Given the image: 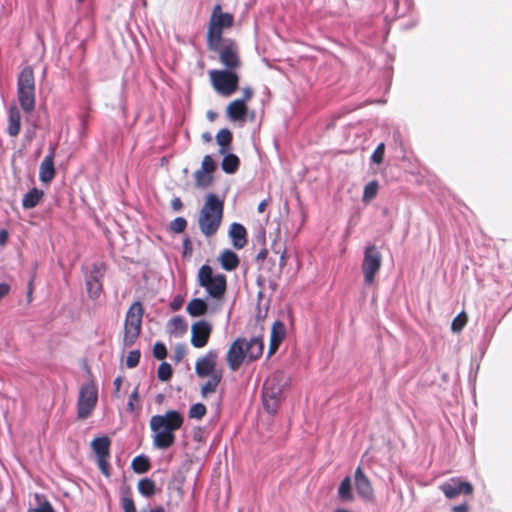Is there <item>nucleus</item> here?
Instances as JSON below:
<instances>
[{
    "label": "nucleus",
    "mask_w": 512,
    "mask_h": 512,
    "mask_svg": "<svg viewBox=\"0 0 512 512\" xmlns=\"http://www.w3.org/2000/svg\"><path fill=\"white\" fill-rule=\"evenodd\" d=\"M184 423L183 415L176 410H168L163 415H154L150 419V429L154 433L153 445L158 449L171 447L176 440L174 432Z\"/></svg>",
    "instance_id": "1"
},
{
    "label": "nucleus",
    "mask_w": 512,
    "mask_h": 512,
    "mask_svg": "<svg viewBox=\"0 0 512 512\" xmlns=\"http://www.w3.org/2000/svg\"><path fill=\"white\" fill-rule=\"evenodd\" d=\"M264 344L261 338L253 337L250 340L246 338H237L230 345L226 362L229 369L233 372L237 371L245 359L252 362L258 360L263 354Z\"/></svg>",
    "instance_id": "2"
},
{
    "label": "nucleus",
    "mask_w": 512,
    "mask_h": 512,
    "mask_svg": "<svg viewBox=\"0 0 512 512\" xmlns=\"http://www.w3.org/2000/svg\"><path fill=\"white\" fill-rule=\"evenodd\" d=\"M224 210V197L209 194L200 210L198 224L200 231L206 236L215 235L220 227Z\"/></svg>",
    "instance_id": "3"
},
{
    "label": "nucleus",
    "mask_w": 512,
    "mask_h": 512,
    "mask_svg": "<svg viewBox=\"0 0 512 512\" xmlns=\"http://www.w3.org/2000/svg\"><path fill=\"white\" fill-rule=\"evenodd\" d=\"M289 379L282 371L272 373L265 381L262 391L264 408L269 413H275L287 389Z\"/></svg>",
    "instance_id": "4"
},
{
    "label": "nucleus",
    "mask_w": 512,
    "mask_h": 512,
    "mask_svg": "<svg viewBox=\"0 0 512 512\" xmlns=\"http://www.w3.org/2000/svg\"><path fill=\"white\" fill-rule=\"evenodd\" d=\"M198 285L204 288L209 297L220 300L227 291V278L224 274H214L210 265H202L197 274Z\"/></svg>",
    "instance_id": "5"
},
{
    "label": "nucleus",
    "mask_w": 512,
    "mask_h": 512,
    "mask_svg": "<svg viewBox=\"0 0 512 512\" xmlns=\"http://www.w3.org/2000/svg\"><path fill=\"white\" fill-rule=\"evenodd\" d=\"M143 306L141 302H134L128 309L124 323V347H131L138 339L142 328Z\"/></svg>",
    "instance_id": "6"
},
{
    "label": "nucleus",
    "mask_w": 512,
    "mask_h": 512,
    "mask_svg": "<svg viewBox=\"0 0 512 512\" xmlns=\"http://www.w3.org/2000/svg\"><path fill=\"white\" fill-rule=\"evenodd\" d=\"M98 400V391L93 382H87L80 388L77 400V416L79 419L88 418Z\"/></svg>",
    "instance_id": "7"
},
{
    "label": "nucleus",
    "mask_w": 512,
    "mask_h": 512,
    "mask_svg": "<svg viewBox=\"0 0 512 512\" xmlns=\"http://www.w3.org/2000/svg\"><path fill=\"white\" fill-rule=\"evenodd\" d=\"M382 266V255L375 245H368L364 251V258L362 261V273L364 282L367 285H373L375 276Z\"/></svg>",
    "instance_id": "8"
},
{
    "label": "nucleus",
    "mask_w": 512,
    "mask_h": 512,
    "mask_svg": "<svg viewBox=\"0 0 512 512\" xmlns=\"http://www.w3.org/2000/svg\"><path fill=\"white\" fill-rule=\"evenodd\" d=\"M210 78L215 90L224 96L232 95L238 88L239 77L234 71L212 70Z\"/></svg>",
    "instance_id": "9"
},
{
    "label": "nucleus",
    "mask_w": 512,
    "mask_h": 512,
    "mask_svg": "<svg viewBox=\"0 0 512 512\" xmlns=\"http://www.w3.org/2000/svg\"><path fill=\"white\" fill-rule=\"evenodd\" d=\"M106 272V265L103 262L93 263L91 270L86 277L87 293L91 299H97L103 291V278Z\"/></svg>",
    "instance_id": "10"
},
{
    "label": "nucleus",
    "mask_w": 512,
    "mask_h": 512,
    "mask_svg": "<svg viewBox=\"0 0 512 512\" xmlns=\"http://www.w3.org/2000/svg\"><path fill=\"white\" fill-rule=\"evenodd\" d=\"M214 52L219 54V60L226 67L225 70L234 71L240 66L238 45L234 40H224L222 48H220V51Z\"/></svg>",
    "instance_id": "11"
},
{
    "label": "nucleus",
    "mask_w": 512,
    "mask_h": 512,
    "mask_svg": "<svg viewBox=\"0 0 512 512\" xmlns=\"http://www.w3.org/2000/svg\"><path fill=\"white\" fill-rule=\"evenodd\" d=\"M440 490L448 499H454L459 495H471L474 491L473 485L460 478H451L449 481L440 485Z\"/></svg>",
    "instance_id": "12"
},
{
    "label": "nucleus",
    "mask_w": 512,
    "mask_h": 512,
    "mask_svg": "<svg viewBox=\"0 0 512 512\" xmlns=\"http://www.w3.org/2000/svg\"><path fill=\"white\" fill-rule=\"evenodd\" d=\"M217 166L216 160L211 155L204 156L201 168L194 173L197 187L205 189L212 183V174L216 171Z\"/></svg>",
    "instance_id": "13"
},
{
    "label": "nucleus",
    "mask_w": 512,
    "mask_h": 512,
    "mask_svg": "<svg viewBox=\"0 0 512 512\" xmlns=\"http://www.w3.org/2000/svg\"><path fill=\"white\" fill-rule=\"evenodd\" d=\"M212 330V325L205 320L193 323L191 326L190 339L192 346L198 349L205 347L210 339Z\"/></svg>",
    "instance_id": "14"
},
{
    "label": "nucleus",
    "mask_w": 512,
    "mask_h": 512,
    "mask_svg": "<svg viewBox=\"0 0 512 512\" xmlns=\"http://www.w3.org/2000/svg\"><path fill=\"white\" fill-rule=\"evenodd\" d=\"M218 353L215 350H209L205 356L199 358L195 364V372L198 377L204 378L212 376L218 371L216 370V362Z\"/></svg>",
    "instance_id": "15"
},
{
    "label": "nucleus",
    "mask_w": 512,
    "mask_h": 512,
    "mask_svg": "<svg viewBox=\"0 0 512 512\" xmlns=\"http://www.w3.org/2000/svg\"><path fill=\"white\" fill-rule=\"evenodd\" d=\"M234 17L230 13L222 12L221 5L217 4L211 13L209 26L224 31L233 25Z\"/></svg>",
    "instance_id": "16"
},
{
    "label": "nucleus",
    "mask_w": 512,
    "mask_h": 512,
    "mask_svg": "<svg viewBox=\"0 0 512 512\" xmlns=\"http://www.w3.org/2000/svg\"><path fill=\"white\" fill-rule=\"evenodd\" d=\"M355 486L361 498L365 500H371L373 498L374 490L372 484L361 467H358L355 471Z\"/></svg>",
    "instance_id": "17"
},
{
    "label": "nucleus",
    "mask_w": 512,
    "mask_h": 512,
    "mask_svg": "<svg viewBox=\"0 0 512 512\" xmlns=\"http://www.w3.org/2000/svg\"><path fill=\"white\" fill-rule=\"evenodd\" d=\"M285 333V325L281 321H276L273 323L271 329L269 355L274 354L275 351L278 349L279 345L281 344L285 337Z\"/></svg>",
    "instance_id": "18"
},
{
    "label": "nucleus",
    "mask_w": 512,
    "mask_h": 512,
    "mask_svg": "<svg viewBox=\"0 0 512 512\" xmlns=\"http://www.w3.org/2000/svg\"><path fill=\"white\" fill-rule=\"evenodd\" d=\"M229 235L236 249H242L247 244V232L243 225L233 223L230 227Z\"/></svg>",
    "instance_id": "19"
},
{
    "label": "nucleus",
    "mask_w": 512,
    "mask_h": 512,
    "mask_svg": "<svg viewBox=\"0 0 512 512\" xmlns=\"http://www.w3.org/2000/svg\"><path fill=\"white\" fill-rule=\"evenodd\" d=\"M18 101L25 113H30L35 108V89H17Z\"/></svg>",
    "instance_id": "20"
},
{
    "label": "nucleus",
    "mask_w": 512,
    "mask_h": 512,
    "mask_svg": "<svg viewBox=\"0 0 512 512\" xmlns=\"http://www.w3.org/2000/svg\"><path fill=\"white\" fill-rule=\"evenodd\" d=\"M247 114V105L244 100H234L227 107V115L232 121H244Z\"/></svg>",
    "instance_id": "21"
},
{
    "label": "nucleus",
    "mask_w": 512,
    "mask_h": 512,
    "mask_svg": "<svg viewBox=\"0 0 512 512\" xmlns=\"http://www.w3.org/2000/svg\"><path fill=\"white\" fill-rule=\"evenodd\" d=\"M21 127V114L16 106H12L8 111V128L7 132L10 136L14 137L19 134Z\"/></svg>",
    "instance_id": "22"
},
{
    "label": "nucleus",
    "mask_w": 512,
    "mask_h": 512,
    "mask_svg": "<svg viewBox=\"0 0 512 512\" xmlns=\"http://www.w3.org/2000/svg\"><path fill=\"white\" fill-rule=\"evenodd\" d=\"M223 31L208 26L207 47L210 51H220L223 41L227 38L222 37Z\"/></svg>",
    "instance_id": "23"
},
{
    "label": "nucleus",
    "mask_w": 512,
    "mask_h": 512,
    "mask_svg": "<svg viewBox=\"0 0 512 512\" xmlns=\"http://www.w3.org/2000/svg\"><path fill=\"white\" fill-rule=\"evenodd\" d=\"M17 89H35L33 69L30 66L24 67L18 76Z\"/></svg>",
    "instance_id": "24"
},
{
    "label": "nucleus",
    "mask_w": 512,
    "mask_h": 512,
    "mask_svg": "<svg viewBox=\"0 0 512 512\" xmlns=\"http://www.w3.org/2000/svg\"><path fill=\"white\" fill-rule=\"evenodd\" d=\"M111 441L107 436L97 437L91 442V447L97 457H110Z\"/></svg>",
    "instance_id": "25"
},
{
    "label": "nucleus",
    "mask_w": 512,
    "mask_h": 512,
    "mask_svg": "<svg viewBox=\"0 0 512 512\" xmlns=\"http://www.w3.org/2000/svg\"><path fill=\"white\" fill-rule=\"evenodd\" d=\"M221 267L226 271H233L239 266V257L232 250H225L219 257Z\"/></svg>",
    "instance_id": "26"
},
{
    "label": "nucleus",
    "mask_w": 512,
    "mask_h": 512,
    "mask_svg": "<svg viewBox=\"0 0 512 512\" xmlns=\"http://www.w3.org/2000/svg\"><path fill=\"white\" fill-rule=\"evenodd\" d=\"M186 311L191 317H200L207 313L208 305L201 298H193L188 302Z\"/></svg>",
    "instance_id": "27"
},
{
    "label": "nucleus",
    "mask_w": 512,
    "mask_h": 512,
    "mask_svg": "<svg viewBox=\"0 0 512 512\" xmlns=\"http://www.w3.org/2000/svg\"><path fill=\"white\" fill-rule=\"evenodd\" d=\"M40 179L43 182H49L55 175L53 155H47L40 165Z\"/></svg>",
    "instance_id": "28"
},
{
    "label": "nucleus",
    "mask_w": 512,
    "mask_h": 512,
    "mask_svg": "<svg viewBox=\"0 0 512 512\" xmlns=\"http://www.w3.org/2000/svg\"><path fill=\"white\" fill-rule=\"evenodd\" d=\"M223 159L221 162V168L222 170L227 174H234L240 165V159L239 157L234 153H225L222 154Z\"/></svg>",
    "instance_id": "29"
},
{
    "label": "nucleus",
    "mask_w": 512,
    "mask_h": 512,
    "mask_svg": "<svg viewBox=\"0 0 512 512\" xmlns=\"http://www.w3.org/2000/svg\"><path fill=\"white\" fill-rule=\"evenodd\" d=\"M233 140V134L228 128L221 129L216 135V142L219 145V153L225 154Z\"/></svg>",
    "instance_id": "30"
},
{
    "label": "nucleus",
    "mask_w": 512,
    "mask_h": 512,
    "mask_svg": "<svg viewBox=\"0 0 512 512\" xmlns=\"http://www.w3.org/2000/svg\"><path fill=\"white\" fill-rule=\"evenodd\" d=\"M338 496L344 502H350L353 500L352 483L349 476H346L340 483Z\"/></svg>",
    "instance_id": "31"
},
{
    "label": "nucleus",
    "mask_w": 512,
    "mask_h": 512,
    "mask_svg": "<svg viewBox=\"0 0 512 512\" xmlns=\"http://www.w3.org/2000/svg\"><path fill=\"white\" fill-rule=\"evenodd\" d=\"M222 380V372H217L210 376V379L202 385L201 395L206 397L210 393H214Z\"/></svg>",
    "instance_id": "32"
},
{
    "label": "nucleus",
    "mask_w": 512,
    "mask_h": 512,
    "mask_svg": "<svg viewBox=\"0 0 512 512\" xmlns=\"http://www.w3.org/2000/svg\"><path fill=\"white\" fill-rule=\"evenodd\" d=\"M139 493L144 497H151L156 492L155 482L150 478H143L137 484Z\"/></svg>",
    "instance_id": "33"
},
{
    "label": "nucleus",
    "mask_w": 512,
    "mask_h": 512,
    "mask_svg": "<svg viewBox=\"0 0 512 512\" xmlns=\"http://www.w3.org/2000/svg\"><path fill=\"white\" fill-rule=\"evenodd\" d=\"M131 467L135 473L143 474L150 469L151 463L148 457L140 455L132 460Z\"/></svg>",
    "instance_id": "34"
},
{
    "label": "nucleus",
    "mask_w": 512,
    "mask_h": 512,
    "mask_svg": "<svg viewBox=\"0 0 512 512\" xmlns=\"http://www.w3.org/2000/svg\"><path fill=\"white\" fill-rule=\"evenodd\" d=\"M34 498L38 505L35 508L29 509V512H55L52 505L44 495L36 493Z\"/></svg>",
    "instance_id": "35"
},
{
    "label": "nucleus",
    "mask_w": 512,
    "mask_h": 512,
    "mask_svg": "<svg viewBox=\"0 0 512 512\" xmlns=\"http://www.w3.org/2000/svg\"><path fill=\"white\" fill-rule=\"evenodd\" d=\"M173 370L169 363L162 362L157 371V376L160 381L166 382L169 381L172 377Z\"/></svg>",
    "instance_id": "36"
},
{
    "label": "nucleus",
    "mask_w": 512,
    "mask_h": 512,
    "mask_svg": "<svg viewBox=\"0 0 512 512\" xmlns=\"http://www.w3.org/2000/svg\"><path fill=\"white\" fill-rule=\"evenodd\" d=\"M207 413L206 406L202 403L193 404L189 409V417L192 419H202Z\"/></svg>",
    "instance_id": "37"
},
{
    "label": "nucleus",
    "mask_w": 512,
    "mask_h": 512,
    "mask_svg": "<svg viewBox=\"0 0 512 512\" xmlns=\"http://www.w3.org/2000/svg\"><path fill=\"white\" fill-rule=\"evenodd\" d=\"M468 317L465 312L459 313L451 323V330L453 332H460L467 324Z\"/></svg>",
    "instance_id": "38"
},
{
    "label": "nucleus",
    "mask_w": 512,
    "mask_h": 512,
    "mask_svg": "<svg viewBox=\"0 0 512 512\" xmlns=\"http://www.w3.org/2000/svg\"><path fill=\"white\" fill-rule=\"evenodd\" d=\"M43 194H25L22 205L26 209H30L39 204L42 199Z\"/></svg>",
    "instance_id": "39"
},
{
    "label": "nucleus",
    "mask_w": 512,
    "mask_h": 512,
    "mask_svg": "<svg viewBox=\"0 0 512 512\" xmlns=\"http://www.w3.org/2000/svg\"><path fill=\"white\" fill-rule=\"evenodd\" d=\"M121 506L124 512H136L134 500L130 496L129 490L126 495L121 498Z\"/></svg>",
    "instance_id": "40"
},
{
    "label": "nucleus",
    "mask_w": 512,
    "mask_h": 512,
    "mask_svg": "<svg viewBox=\"0 0 512 512\" xmlns=\"http://www.w3.org/2000/svg\"><path fill=\"white\" fill-rule=\"evenodd\" d=\"M385 154V144L383 142L379 143L371 155V161L375 164H381L384 159Z\"/></svg>",
    "instance_id": "41"
},
{
    "label": "nucleus",
    "mask_w": 512,
    "mask_h": 512,
    "mask_svg": "<svg viewBox=\"0 0 512 512\" xmlns=\"http://www.w3.org/2000/svg\"><path fill=\"white\" fill-rule=\"evenodd\" d=\"M187 226V221L183 217H178L174 219L170 224V229L172 232L175 233H182Z\"/></svg>",
    "instance_id": "42"
},
{
    "label": "nucleus",
    "mask_w": 512,
    "mask_h": 512,
    "mask_svg": "<svg viewBox=\"0 0 512 512\" xmlns=\"http://www.w3.org/2000/svg\"><path fill=\"white\" fill-rule=\"evenodd\" d=\"M141 353L139 350H132L128 353L126 358V365L128 368H134L139 364Z\"/></svg>",
    "instance_id": "43"
},
{
    "label": "nucleus",
    "mask_w": 512,
    "mask_h": 512,
    "mask_svg": "<svg viewBox=\"0 0 512 512\" xmlns=\"http://www.w3.org/2000/svg\"><path fill=\"white\" fill-rule=\"evenodd\" d=\"M153 356L158 360H163L167 357L166 346L162 342H156L153 346Z\"/></svg>",
    "instance_id": "44"
},
{
    "label": "nucleus",
    "mask_w": 512,
    "mask_h": 512,
    "mask_svg": "<svg viewBox=\"0 0 512 512\" xmlns=\"http://www.w3.org/2000/svg\"><path fill=\"white\" fill-rule=\"evenodd\" d=\"M169 323L174 331H180L183 333L187 328V325L181 316L173 317Z\"/></svg>",
    "instance_id": "45"
},
{
    "label": "nucleus",
    "mask_w": 512,
    "mask_h": 512,
    "mask_svg": "<svg viewBox=\"0 0 512 512\" xmlns=\"http://www.w3.org/2000/svg\"><path fill=\"white\" fill-rule=\"evenodd\" d=\"M108 459L109 457H97L98 467L105 476L110 475Z\"/></svg>",
    "instance_id": "46"
},
{
    "label": "nucleus",
    "mask_w": 512,
    "mask_h": 512,
    "mask_svg": "<svg viewBox=\"0 0 512 512\" xmlns=\"http://www.w3.org/2000/svg\"><path fill=\"white\" fill-rule=\"evenodd\" d=\"M183 302H184L183 297H181V296H176V297H174V299H173V300H172V302L170 303V308H171L173 311H178V310L182 307Z\"/></svg>",
    "instance_id": "47"
},
{
    "label": "nucleus",
    "mask_w": 512,
    "mask_h": 512,
    "mask_svg": "<svg viewBox=\"0 0 512 512\" xmlns=\"http://www.w3.org/2000/svg\"><path fill=\"white\" fill-rule=\"evenodd\" d=\"M185 356V347L184 346H177L174 350V359L179 362L181 361Z\"/></svg>",
    "instance_id": "48"
},
{
    "label": "nucleus",
    "mask_w": 512,
    "mask_h": 512,
    "mask_svg": "<svg viewBox=\"0 0 512 512\" xmlns=\"http://www.w3.org/2000/svg\"><path fill=\"white\" fill-rule=\"evenodd\" d=\"M183 249H184V251H183L184 256H187V255L190 256L192 254L193 245L189 238H186L183 240Z\"/></svg>",
    "instance_id": "49"
},
{
    "label": "nucleus",
    "mask_w": 512,
    "mask_h": 512,
    "mask_svg": "<svg viewBox=\"0 0 512 512\" xmlns=\"http://www.w3.org/2000/svg\"><path fill=\"white\" fill-rule=\"evenodd\" d=\"M379 187L377 181H370L364 186L363 192H376Z\"/></svg>",
    "instance_id": "50"
},
{
    "label": "nucleus",
    "mask_w": 512,
    "mask_h": 512,
    "mask_svg": "<svg viewBox=\"0 0 512 512\" xmlns=\"http://www.w3.org/2000/svg\"><path fill=\"white\" fill-rule=\"evenodd\" d=\"M267 255H268V250L266 248L261 249L256 256V262L259 265H262L264 260L267 258Z\"/></svg>",
    "instance_id": "51"
},
{
    "label": "nucleus",
    "mask_w": 512,
    "mask_h": 512,
    "mask_svg": "<svg viewBox=\"0 0 512 512\" xmlns=\"http://www.w3.org/2000/svg\"><path fill=\"white\" fill-rule=\"evenodd\" d=\"M134 400H138V391H137V389H135L133 391V393L130 395V400L127 403V407H128L129 411H133L134 410V404H133Z\"/></svg>",
    "instance_id": "52"
},
{
    "label": "nucleus",
    "mask_w": 512,
    "mask_h": 512,
    "mask_svg": "<svg viewBox=\"0 0 512 512\" xmlns=\"http://www.w3.org/2000/svg\"><path fill=\"white\" fill-rule=\"evenodd\" d=\"M253 96V90L250 87H245L243 89V97L240 100H244V104Z\"/></svg>",
    "instance_id": "53"
},
{
    "label": "nucleus",
    "mask_w": 512,
    "mask_h": 512,
    "mask_svg": "<svg viewBox=\"0 0 512 512\" xmlns=\"http://www.w3.org/2000/svg\"><path fill=\"white\" fill-rule=\"evenodd\" d=\"M121 385H122V377L118 376L114 380V395L116 397H119V392H120Z\"/></svg>",
    "instance_id": "54"
},
{
    "label": "nucleus",
    "mask_w": 512,
    "mask_h": 512,
    "mask_svg": "<svg viewBox=\"0 0 512 512\" xmlns=\"http://www.w3.org/2000/svg\"><path fill=\"white\" fill-rule=\"evenodd\" d=\"M453 512H468L469 506L467 503H462L460 505H456L452 507Z\"/></svg>",
    "instance_id": "55"
},
{
    "label": "nucleus",
    "mask_w": 512,
    "mask_h": 512,
    "mask_svg": "<svg viewBox=\"0 0 512 512\" xmlns=\"http://www.w3.org/2000/svg\"><path fill=\"white\" fill-rule=\"evenodd\" d=\"M183 204L180 198H174L172 200V207L175 211H179L182 208Z\"/></svg>",
    "instance_id": "56"
},
{
    "label": "nucleus",
    "mask_w": 512,
    "mask_h": 512,
    "mask_svg": "<svg viewBox=\"0 0 512 512\" xmlns=\"http://www.w3.org/2000/svg\"><path fill=\"white\" fill-rule=\"evenodd\" d=\"M8 240V232L6 230L0 231V246H3L6 244Z\"/></svg>",
    "instance_id": "57"
},
{
    "label": "nucleus",
    "mask_w": 512,
    "mask_h": 512,
    "mask_svg": "<svg viewBox=\"0 0 512 512\" xmlns=\"http://www.w3.org/2000/svg\"><path fill=\"white\" fill-rule=\"evenodd\" d=\"M285 254H286V252H285V250H284V251H282V253H281V255H280V259H279V266H280V268H281V269H282V268L286 265V263H287V261H286V255H285Z\"/></svg>",
    "instance_id": "58"
},
{
    "label": "nucleus",
    "mask_w": 512,
    "mask_h": 512,
    "mask_svg": "<svg viewBox=\"0 0 512 512\" xmlns=\"http://www.w3.org/2000/svg\"><path fill=\"white\" fill-rule=\"evenodd\" d=\"M375 196L376 194H363L362 200L365 204H368L374 199Z\"/></svg>",
    "instance_id": "59"
},
{
    "label": "nucleus",
    "mask_w": 512,
    "mask_h": 512,
    "mask_svg": "<svg viewBox=\"0 0 512 512\" xmlns=\"http://www.w3.org/2000/svg\"><path fill=\"white\" fill-rule=\"evenodd\" d=\"M266 206H267L266 200H263L262 202H260L258 205V212L263 213L265 211Z\"/></svg>",
    "instance_id": "60"
},
{
    "label": "nucleus",
    "mask_w": 512,
    "mask_h": 512,
    "mask_svg": "<svg viewBox=\"0 0 512 512\" xmlns=\"http://www.w3.org/2000/svg\"><path fill=\"white\" fill-rule=\"evenodd\" d=\"M201 137L204 142H210L212 140V135L209 132H204Z\"/></svg>",
    "instance_id": "61"
},
{
    "label": "nucleus",
    "mask_w": 512,
    "mask_h": 512,
    "mask_svg": "<svg viewBox=\"0 0 512 512\" xmlns=\"http://www.w3.org/2000/svg\"><path fill=\"white\" fill-rule=\"evenodd\" d=\"M207 117H208V119H209V120H211V121H212V120H214V118L216 117V113H215V112H213V111H208V113H207Z\"/></svg>",
    "instance_id": "62"
},
{
    "label": "nucleus",
    "mask_w": 512,
    "mask_h": 512,
    "mask_svg": "<svg viewBox=\"0 0 512 512\" xmlns=\"http://www.w3.org/2000/svg\"><path fill=\"white\" fill-rule=\"evenodd\" d=\"M150 512H165L162 506H157L150 510Z\"/></svg>",
    "instance_id": "63"
},
{
    "label": "nucleus",
    "mask_w": 512,
    "mask_h": 512,
    "mask_svg": "<svg viewBox=\"0 0 512 512\" xmlns=\"http://www.w3.org/2000/svg\"><path fill=\"white\" fill-rule=\"evenodd\" d=\"M334 512H350L346 509H336Z\"/></svg>",
    "instance_id": "64"
}]
</instances>
